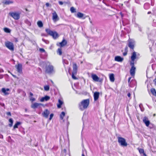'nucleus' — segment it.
I'll use <instances>...</instances> for the list:
<instances>
[{"instance_id":"1","label":"nucleus","mask_w":156,"mask_h":156,"mask_svg":"<svg viewBox=\"0 0 156 156\" xmlns=\"http://www.w3.org/2000/svg\"><path fill=\"white\" fill-rule=\"evenodd\" d=\"M46 66L44 68L45 73L49 75L55 73L54 67L49 62H46Z\"/></svg>"},{"instance_id":"2","label":"nucleus","mask_w":156,"mask_h":156,"mask_svg":"<svg viewBox=\"0 0 156 156\" xmlns=\"http://www.w3.org/2000/svg\"><path fill=\"white\" fill-rule=\"evenodd\" d=\"M89 104V100L88 99L82 100L79 104V108L81 111H83L88 107Z\"/></svg>"},{"instance_id":"3","label":"nucleus","mask_w":156,"mask_h":156,"mask_svg":"<svg viewBox=\"0 0 156 156\" xmlns=\"http://www.w3.org/2000/svg\"><path fill=\"white\" fill-rule=\"evenodd\" d=\"M73 70L72 74V78L74 80H77L78 78L76 76V75L77 73L78 66L75 62L73 63Z\"/></svg>"},{"instance_id":"4","label":"nucleus","mask_w":156,"mask_h":156,"mask_svg":"<svg viewBox=\"0 0 156 156\" xmlns=\"http://www.w3.org/2000/svg\"><path fill=\"white\" fill-rule=\"evenodd\" d=\"M46 31L48 34L52 36L54 39H56L58 37V34L55 31H52L48 29H46Z\"/></svg>"},{"instance_id":"5","label":"nucleus","mask_w":156,"mask_h":156,"mask_svg":"<svg viewBox=\"0 0 156 156\" xmlns=\"http://www.w3.org/2000/svg\"><path fill=\"white\" fill-rule=\"evenodd\" d=\"M5 46L11 51H13L14 50V45L12 43L9 41L5 42Z\"/></svg>"},{"instance_id":"6","label":"nucleus","mask_w":156,"mask_h":156,"mask_svg":"<svg viewBox=\"0 0 156 156\" xmlns=\"http://www.w3.org/2000/svg\"><path fill=\"white\" fill-rule=\"evenodd\" d=\"M118 142L120 145L123 146H126L127 143L125 139L122 137H118Z\"/></svg>"},{"instance_id":"7","label":"nucleus","mask_w":156,"mask_h":156,"mask_svg":"<svg viewBox=\"0 0 156 156\" xmlns=\"http://www.w3.org/2000/svg\"><path fill=\"white\" fill-rule=\"evenodd\" d=\"M128 42L129 47L130 48L133 49L134 47L135 41L133 39L129 38Z\"/></svg>"},{"instance_id":"8","label":"nucleus","mask_w":156,"mask_h":156,"mask_svg":"<svg viewBox=\"0 0 156 156\" xmlns=\"http://www.w3.org/2000/svg\"><path fill=\"white\" fill-rule=\"evenodd\" d=\"M9 14L14 19L16 20L19 19L20 18V14L16 12H10Z\"/></svg>"},{"instance_id":"9","label":"nucleus","mask_w":156,"mask_h":156,"mask_svg":"<svg viewBox=\"0 0 156 156\" xmlns=\"http://www.w3.org/2000/svg\"><path fill=\"white\" fill-rule=\"evenodd\" d=\"M52 14V20L54 22H56L58 20L59 18L56 12L54 11Z\"/></svg>"},{"instance_id":"10","label":"nucleus","mask_w":156,"mask_h":156,"mask_svg":"<svg viewBox=\"0 0 156 156\" xmlns=\"http://www.w3.org/2000/svg\"><path fill=\"white\" fill-rule=\"evenodd\" d=\"M67 44V42L66 41L65 39H63L61 42L57 43L56 44L58 46L60 47V48H62L66 45Z\"/></svg>"},{"instance_id":"11","label":"nucleus","mask_w":156,"mask_h":156,"mask_svg":"<svg viewBox=\"0 0 156 156\" xmlns=\"http://www.w3.org/2000/svg\"><path fill=\"white\" fill-rule=\"evenodd\" d=\"M130 64L131 66V68L130 70V73L132 76H133L135 74L136 68L134 66V63H130Z\"/></svg>"},{"instance_id":"12","label":"nucleus","mask_w":156,"mask_h":156,"mask_svg":"<svg viewBox=\"0 0 156 156\" xmlns=\"http://www.w3.org/2000/svg\"><path fill=\"white\" fill-rule=\"evenodd\" d=\"M15 67L17 69V72L20 73H22V66L21 64H18L17 65H16Z\"/></svg>"},{"instance_id":"13","label":"nucleus","mask_w":156,"mask_h":156,"mask_svg":"<svg viewBox=\"0 0 156 156\" xmlns=\"http://www.w3.org/2000/svg\"><path fill=\"white\" fill-rule=\"evenodd\" d=\"M136 53L135 51L133 52L132 54V55L131 57V62L130 63H132L133 62V63H134V61L136 58Z\"/></svg>"},{"instance_id":"14","label":"nucleus","mask_w":156,"mask_h":156,"mask_svg":"<svg viewBox=\"0 0 156 156\" xmlns=\"http://www.w3.org/2000/svg\"><path fill=\"white\" fill-rule=\"evenodd\" d=\"M50 113V111L48 109H46L42 113V115L45 118H48Z\"/></svg>"},{"instance_id":"15","label":"nucleus","mask_w":156,"mask_h":156,"mask_svg":"<svg viewBox=\"0 0 156 156\" xmlns=\"http://www.w3.org/2000/svg\"><path fill=\"white\" fill-rule=\"evenodd\" d=\"M143 121L147 126H149L150 122L147 117H144L143 119Z\"/></svg>"},{"instance_id":"16","label":"nucleus","mask_w":156,"mask_h":156,"mask_svg":"<svg viewBox=\"0 0 156 156\" xmlns=\"http://www.w3.org/2000/svg\"><path fill=\"white\" fill-rule=\"evenodd\" d=\"M91 77L94 81L96 82L99 81L100 78L96 75L92 74L91 75Z\"/></svg>"},{"instance_id":"17","label":"nucleus","mask_w":156,"mask_h":156,"mask_svg":"<svg viewBox=\"0 0 156 156\" xmlns=\"http://www.w3.org/2000/svg\"><path fill=\"white\" fill-rule=\"evenodd\" d=\"M99 93L98 92H95L94 94V99L95 101H97L99 98Z\"/></svg>"},{"instance_id":"18","label":"nucleus","mask_w":156,"mask_h":156,"mask_svg":"<svg viewBox=\"0 0 156 156\" xmlns=\"http://www.w3.org/2000/svg\"><path fill=\"white\" fill-rule=\"evenodd\" d=\"M123 58L120 56H116L115 58V61L118 62H122L123 60Z\"/></svg>"},{"instance_id":"19","label":"nucleus","mask_w":156,"mask_h":156,"mask_svg":"<svg viewBox=\"0 0 156 156\" xmlns=\"http://www.w3.org/2000/svg\"><path fill=\"white\" fill-rule=\"evenodd\" d=\"M42 105V104L41 103H35L32 104L31 105V107L33 108H35Z\"/></svg>"},{"instance_id":"20","label":"nucleus","mask_w":156,"mask_h":156,"mask_svg":"<svg viewBox=\"0 0 156 156\" xmlns=\"http://www.w3.org/2000/svg\"><path fill=\"white\" fill-rule=\"evenodd\" d=\"M50 99V97L48 96H46L44 97H42L40 99V101L41 102H43L44 101H48Z\"/></svg>"},{"instance_id":"21","label":"nucleus","mask_w":156,"mask_h":156,"mask_svg":"<svg viewBox=\"0 0 156 156\" xmlns=\"http://www.w3.org/2000/svg\"><path fill=\"white\" fill-rule=\"evenodd\" d=\"M9 90V89L8 88L5 89V88H3L2 89V91L3 92L5 95H8L9 93L7 92Z\"/></svg>"},{"instance_id":"22","label":"nucleus","mask_w":156,"mask_h":156,"mask_svg":"<svg viewBox=\"0 0 156 156\" xmlns=\"http://www.w3.org/2000/svg\"><path fill=\"white\" fill-rule=\"evenodd\" d=\"M109 77L110 81L112 82H113L115 81V78L114 75L113 73L110 74L109 75Z\"/></svg>"},{"instance_id":"23","label":"nucleus","mask_w":156,"mask_h":156,"mask_svg":"<svg viewBox=\"0 0 156 156\" xmlns=\"http://www.w3.org/2000/svg\"><path fill=\"white\" fill-rule=\"evenodd\" d=\"M63 103V101H61L60 99H59L58 100V103L57 104L58 108H60Z\"/></svg>"},{"instance_id":"24","label":"nucleus","mask_w":156,"mask_h":156,"mask_svg":"<svg viewBox=\"0 0 156 156\" xmlns=\"http://www.w3.org/2000/svg\"><path fill=\"white\" fill-rule=\"evenodd\" d=\"M84 14L80 12H78L76 15V17L80 18H82Z\"/></svg>"},{"instance_id":"25","label":"nucleus","mask_w":156,"mask_h":156,"mask_svg":"<svg viewBox=\"0 0 156 156\" xmlns=\"http://www.w3.org/2000/svg\"><path fill=\"white\" fill-rule=\"evenodd\" d=\"M151 91L153 95L156 96V90L154 88H152L151 89Z\"/></svg>"},{"instance_id":"26","label":"nucleus","mask_w":156,"mask_h":156,"mask_svg":"<svg viewBox=\"0 0 156 156\" xmlns=\"http://www.w3.org/2000/svg\"><path fill=\"white\" fill-rule=\"evenodd\" d=\"M139 151L140 154H143V155L144 156H147L146 155V154L144 153V151L143 149H139Z\"/></svg>"},{"instance_id":"27","label":"nucleus","mask_w":156,"mask_h":156,"mask_svg":"<svg viewBox=\"0 0 156 156\" xmlns=\"http://www.w3.org/2000/svg\"><path fill=\"white\" fill-rule=\"evenodd\" d=\"M3 3L6 5H9L10 4H12L13 3V2L11 1H5L4 2H3Z\"/></svg>"},{"instance_id":"28","label":"nucleus","mask_w":156,"mask_h":156,"mask_svg":"<svg viewBox=\"0 0 156 156\" xmlns=\"http://www.w3.org/2000/svg\"><path fill=\"white\" fill-rule=\"evenodd\" d=\"M37 25L40 27H42L43 26L42 22L41 21H38L37 23Z\"/></svg>"},{"instance_id":"29","label":"nucleus","mask_w":156,"mask_h":156,"mask_svg":"<svg viewBox=\"0 0 156 156\" xmlns=\"http://www.w3.org/2000/svg\"><path fill=\"white\" fill-rule=\"evenodd\" d=\"M63 62L64 64L65 67L66 68V65H67L68 64V62L67 60H65L63 58Z\"/></svg>"},{"instance_id":"30","label":"nucleus","mask_w":156,"mask_h":156,"mask_svg":"<svg viewBox=\"0 0 156 156\" xmlns=\"http://www.w3.org/2000/svg\"><path fill=\"white\" fill-rule=\"evenodd\" d=\"M150 7V5L148 3H146L144 4V7L145 9H148Z\"/></svg>"},{"instance_id":"31","label":"nucleus","mask_w":156,"mask_h":156,"mask_svg":"<svg viewBox=\"0 0 156 156\" xmlns=\"http://www.w3.org/2000/svg\"><path fill=\"white\" fill-rule=\"evenodd\" d=\"M4 31L7 33H10L11 32L10 30L7 28H4Z\"/></svg>"},{"instance_id":"32","label":"nucleus","mask_w":156,"mask_h":156,"mask_svg":"<svg viewBox=\"0 0 156 156\" xmlns=\"http://www.w3.org/2000/svg\"><path fill=\"white\" fill-rule=\"evenodd\" d=\"M20 124V122H17L14 125L13 128L14 129H16L18 127V126Z\"/></svg>"},{"instance_id":"33","label":"nucleus","mask_w":156,"mask_h":156,"mask_svg":"<svg viewBox=\"0 0 156 156\" xmlns=\"http://www.w3.org/2000/svg\"><path fill=\"white\" fill-rule=\"evenodd\" d=\"M61 48H58L57 51V53L60 55H61L62 54V50Z\"/></svg>"},{"instance_id":"34","label":"nucleus","mask_w":156,"mask_h":156,"mask_svg":"<svg viewBox=\"0 0 156 156\" xmlns=\"http://www.w3.org/2000/svg\"><path fill=\"white\" fill-rule=\"evenodd\" d=\"M65 115V113L64 112H62L61 114L60 115V118L61 119H63V117Z\"/></svg>"},{"instance_id":"35","label":"nucleus","mask_w":156,"mask_h":156,"mask_svg":"<svg viewBox=\"0 0 156 156\" xmlns=\"http://www.w3.org/2000/svg\"><path fill=\"white\" fill-rule=\"evenodd\" d=\"M70 10L72 13H74L76 12V9H75L73 7H71L70 8Z\"/></svg>"},{"instance_id":"36","label":"nucleus","mask_w":156,"mask_h":156,"mask_svg":"<svg viewBox=\"0 0 156 156\" xmlns=\"http://www.w3.org/2000/svg\"><path fill=\"white\" fill-rule=\"evenodd\" d=\"M44 89L45 91H48L49 90V87L48 85L45 86L44 87Z\"/></svg>"},{"instance_id":"37","label":"nucleus","mask_w":156,"mask_h":156,"mask_svg":"<svg viewBox=\"0 0 156 156\" xmlns=\"http://www.w3.org/2000/svg\"><path fill=\"white\" fill-rule=\"evenodd\" d=\"M39 51L41 52H44L45 54H47L46 52L45 51L44 49L42 48H40L39 49Z\"/></svg>"},{"instance_id":"38","label":"nucleus","mask_w":156,"mask_h":156,"mask_svg":"<svg viewBox=\"0 0 156 156\" xmlns=\"http://www.w3.org/2000/svg\"><path fill=\"white\" fill-rule=\"evenodd\" d=\"M54 115L53 114H51L50 115V118H49V120H51L53 116Z\"/></svg>"},{"instance_id":"39","label":"nucleus","mask_w":156,"mask_h":156,"mask_svg":"<svg viewBox=\"0 0 156 156\" xmlns=\"http://www.w3.org/2000/svg\"><path fill=\"white\" fill-rule=\"evenodd\" d=\"M30 100L31 101H34L35 100V99L34 98L31 97L30 98Z\"/></svg>"},{"instance_id":"40","label":"nucleus","mask_w":156,"mask_h":156,"mask_svg":"<svg viewBox=\"0 0 156 156\" xmlns=\"http://www.w3.org/2000/svg\"><path fill=\"white\" fill-rule=\"evenodd\" d=\"M9 121L10 123H13V120L12 119H10Z\"/></svg>"},{"instance_id":"41","label":"nucleus","mask_w":156,"mask_h":156,"mask_svg":"<svg viewBox=\"0 0 156 156\" xmlns=\"http://www.w3.org/2000/svg\"><path fill=\"white\" fill-rule=\"evenodd\" d=\"M6 114L7 115H10V116H11V113L9 112H7L6 113Z\"/></svg>"},{"instance_id":"42","label":"nucleus","mask_w":156,"mask_h":156,"mask_svg":"<svg viewBox=\"0 0 156 156\" xmlns=\"http://www.w3.org/2000/svg\"><path fill=\"white\" fill-rule=\"evenodd\" d=\"M127 54V51L125 52H124L123 54V55L124 56L126 55Z\"/></svg>"},{"instance_id":"43","label":"nucleus","mask_w":156,"mask_h":156,"mask_svg":"<svg viewBox=\"0 0 156 156\" xmlns=\"http://www.w3.org/2000/svg\"><path fill=\"white\" fill-rule=\"evenodd\" d=\"M58 3H59V4L61 5H63V2L62 1H59L58 2Z\"/></svg>"},{"instance_id":"44","label":"nucleus","mask_w":156,"mask_h":156,"mask_svg":"<svg viewBox=\"0 0 156 156\" xmlns=\"http://www.w3.org/2000/svg\"><path fill=\"white\" fill-rule=\"evenodd\" d=\"M4 72V70H3L2 69V68H0V73H3Z\"/></svg>"},{"instance_id":"45","label":"nucleus","mask_w":156,"mask_h":156,"mask_svg":"<svg viewBox=\"0 0 156 156\" xmlns=\"http://www.w3.org/2000/svg\"><path fill=\"white\" fill-rule=\"evenodd\" d=\"M142 106V105H141L140 104V105H139V107H140V109H141V111H144V110H143V109H142L141 108V106Z\"/></svg>"},{"instance_id":"46","label":"nucleus","mask_w":156,"mask_h":156,"mask_svg":"<svg viewBox=\"0 0 156 156\" xmlns=\"http://www.w3.org/2000/svg\"><path fill=\"white\" fill-rule=\"evenodd\" d=\"M130 95H131V94H130L129 93H128V94H127V96L129 97H130Z\"/></svg>"},{"instance_id":"47","label":"nucleus","mask_w":156,"mask_h":156,"mask_svg":"<svg viewBox=\"0 0 156 156\" xmlns=\"http://www.w3.org/2000/svg\"><path fill=\"white\" fill-rule=\"evenodd\" d=\"M0 138H1V139L3 138V135L1 134H0Z\"/></svg>"},{"instance_id":"48","label":"nucleus","mask_w":156,"mask_h":156,"mask_svg":"<svg viewBox=\"0 0 156 156\" xmlns=\"http://www.w3.org/2000/svg\"><path fill=\"white\" fill-rule=\"evenodd\" d=\"M131 79V77H130L128 78V81L129 83Z\"/></svg>"},{"instance_id":"49","label":"nucleus","mask_w":156,"mask_h":156,"mask_svg":"<svg viewBox=\"0 0 156 156\" xmlns=\"http://www.w3.org/2000/svg\"><path fill=\"white\" fill-rule=\"evenodd\" d=\"M46 5L47 6H49V4L48 3H47L46 4Z\"/></svg>"},{"instance_id":"50","label":"nucleus","mask_w":156,"mask_h":156,"mask_svg":"<svg viewBox=\"0 0 156 156\" xmlns=\"http://www.w3.org/2000/svg\"><path fill=\"white\" fill-rule=\"evenodd\" d=\"M154 82L155 83V84L156 85V79H155L154 80Z\"/></svg>"},{"instance_id":"51","label":"nucleus","mask_w":156,"mask_h":156,"mask_svg":"<svg viewBox=\"0 0 156 156\" xmlns=\"http://www.w3.org/2000/svg\"><path fill=\"white\" fill-rule=\"evenodd\" d=\"M135 1L136 3H139V0H135Z\"/></svg>"},{"instance_id":"52","label":"nucleus","mask_w":156,"mask_h":156,"mask_svg":"<svg viewBox=\"0 0 156 156\" xmlns=\"http://www.w3.org/2000/svg\"><path fill=\"white\" fill-rule=\"evenodd\" d=\"M12 124L13 123H10V124H9V126L10 127H11L12 126Z\"/></svg>"},{"instance_id":"53","label":"nucleus","mask_w":156,"mask_h":156,"mask_svg":"<svg viewBox=\"0 0 156 156\" xmlns=\"http://www.w3.org/2000/svg\"><path fill=\"white\" fill-rule=\"evenodd\" d=\"M30 95L31 96H32L33 95V94L31 92H30Z\"/></svg>"},{"instance_id":"54","label":"nucleus","mask_w":156,"mask_h":156,"mask_svg":"<svg viewBox=\"0 0 156 156\" xmlns=\"http://www.w3.org/2000/svg\"><path fill=\"white\" fill-rule=\"evenodd\" d=\"M82 156H85V155H84L83 151L82 152Z\"/></svg>"},{"instance_id":"55","label":"nucleus","mask_w":156,"mask_h":156,"mask_svg":"<svg viewBox=\"0 0 156 156\" xmlns=\"http://www.w3.org/2000/svg\"><path fill=\"white\" fill-rule=\"evenodd\" d=\"M151 2H152L153 1H154V0H151ZM151 5H154V3H152V2H151Z\"/></svg>"},{"instance_id":"56","label":"nucleus","mask_w":156,"mask_h":156,"mask_svg":"<svg viewBox=\"0 0 156 156\" xmlns=\"http://www.w3.org/2000/svg\"><path fill=\"white\" fill-rule=\"evenodd\" d=\"M64 151L65 152H66V149H64Z\"/></svg>"},{"instance_id":"57","label":"nucleus","mask_w":156,"mask_h":156,"mask_svg":"<svg viewBox=\"0 0 156 156\" xmlns=\"http://www.w3.org/2000/svg\"><path fill=\"white\" fill-rule=\"evenodd\" d=\"M42 40L44 41V42H45V41H46L45 40H44V39H42Z\"/></svg>"},{"instance_id":"58","label":"nucleus","mask_w":156,"mask_h":156,"mask_svg":"<svg viewBox=\"0 0 156 156\" xmlns=\"http://www.w3.org/2000/svg\"><path fill=\"white\" fill-rule=\"evenodd\" d=\"M151 13V12H148L147 13L148 14H149L150 13Z\"/></svg>"},{"instance_id":"59","label":"nucleus","mask_w":156,"mask_h":156,"mask_svg":"<svg viewBox=\"0 0 156 156\" xmlns=\"http://www.w3.org/2000/svg\"><path fill=\"white\" fill-rule=\"evenodd\" d=\"M89 20H90V22L91 23H92L91 21V20L90 19V18H89Z\"/></svg>"},{"instance_id":"60","label":"nucleus","mask_w":156,"mask_h":156,"mask_svg":"<svg viewBox=\"0 0 156 156\" xmlns=\"http://www.w3.org/2000/svg\"><path fill=\"white\" fill-rule=\"evenodd\" d=\"M139 30H140V31H141V29H140H140H139Z\"/></svg>"},{"instance_id":"61","label":"nucleus","mask_w":156,"mask_h":156,"mask_svg":"<svg viewBox=\"0 0 156 156\" xmlns=\"http://www.w3.org/2000/svg\"><path fill=\"white\" fill-rule=\"evenodd\" d=\"M127 48H128L127 47H126L125 48L126 50H127Z\"/></svg>"},{"instance_id":"62","label":"nucleus","mask_w":156,"mask_h":156,"mask_svg":"<svg viewBox=\"0 0 156 156\" xmlns=\"http://www.w3.org/2000/svg\"><path fill=\"white\" fill-rule=\"evenodd\" d=\"M150 48L151 51V48Z\"/></svg>"},{"instance_id":"63","label":"nucleus","mask_w":156,"mask_h":156,"mask_svg":"<svg viewBox=\"0 0 156 156\" xmlns=\"http://www.w3.org/2000/svg\"><path fill=\"white\" fill-rule=\"evenodd\" d=\"M4 104H3V106H4Z\"/></svg>"},{"instance_id":"64","label":"nucleus","mask_w":156,"mask_h":156,"mask_svg":"<svg viewBox=\"0 0 156 156\" xmlns=\"http://www.w3.org/2000/svg\"><path fill=\"white\" fill-rule=\"evenodd\" d=\"M85 18V17H84V18H83V19H84Z\"/></svg>"}]
</instances>
